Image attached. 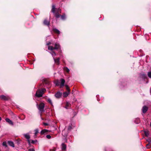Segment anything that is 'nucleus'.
Listing matches in <instances>:
<instances>
[{
    "mask_svg": "<svg viewBox=\"0 0 151 151\" xmlns=\"http://www.w3.org/2000/svg\"><path fill=\"white\" fill-rule=\"evenodd\" d=\"M46 91L45 88H42L37 91L36 93L35 96L38 97H40L42 96L43 94Z\"/></svg>",
    "mask_w": 151,
    "mask_h": 151,
    "instance_id": "1",
    "label": "nucleus"
},
{
    "mask_svg": "<svg viewBox=\"0 0 151 151\" xmlns=\"http://www.w3.org/2000/svg\"><path fill=\"white\" fill-rule=\"evenodd\" d=\"M37 107L41 113H42L45 111L44 110L45 104L43 103H41L39 105L37 104Z\"/></svg>",
    "mask_w": 151,
    "mask_h": 151,
    "instance_id": "2",
    "label": "nucleus"
},
{
    "mask_svg": "<svg viewBox=\"0 0 151 151\" xmlns=\"http://www.w3.org/2000/svg\"><path fill=\"white\" fill-rule=\"evenodd\" d=\"M24 136L26 139H27L28 142H29V144H30V141L29 139L30 137L29 135L28 134H24Z\"/></svg>",
    "mask_w": 151,
    "mask_h": 151,
    "instance_id": "3",
    "label": "nucleus"
},
{
    "mask_svg": "<svg viewBox=\"0 0 151 151\" xmlns=\"http://www.w3.org/2000/svg\"><path fill=\"white\" fill-rule=\"evenodd\" d=\"M148 108L147 106H144L142 109V113L144 114L146 113L148 110Z\"/></svg>",
    "mask_w": 151,
    "mask_h": 151,
    "instance_id": "4",
    "label": "nucleus"
},
{
    "mask_svg": "<svg viewBox=\"0 0 151 151\" xmlns=\"http://www.w3.org/2000/svg\"><path fill=\"white\" fill-rule=\"evenodd\" d=\"M62 93L60 92H58L55 94V96L57 98H60L61 97Z\"/></svg>",
    "mask_w": 151,
    "mask_h": 151,
    "instance_id": "5",
    "label": "nucleus"
},
{
    "mask_svg": "<svg viewBox=\"0 0 151 151\" xmlns=\"http://www.w3.org/2000/svg\"><path fill=\"white\" fill-rule=\"evenodd\" d=\"M60 81H61V84L60 85V86L61 87H62L64 85V83L65 81L64 79L62 78L60 79Z\"/></svg>",
    "mask_w": 151,
    "mask_h": 151,
    "instance_id": "6",
    "label": "nucleus"
},
{
    "mask_svg": "<svg viewBox=\"0 0 151 151\" xmlns=\"http://www.w3.org/2000/svg\"><path fill=\"white\" fill-rule=\"evenodd\" d=\"M5 120L6 122L8 123L9 124L11 125H13V122L9 118H6Z\"/></svg>",
    "mask_w": 151,
    "mask_h": 151,
    "instance_id": "7",
    "label": "nucleus"
},
{
    "mask_svg": "<svg viewBox=\"0 0 151 151\" xmlns=\"http://www.w3.org/2000/svg\"><path fill=\"white\" fill-rule=\"evenodd\" d=\"M43 23L45 25L48 26L50 25V21L45 19L44 20Z\"/></svg>",
    "mask_w": 151,
    "mask_h": 151,
    "instance_id": "8",
    "label": "nucleus"
},
{
    "mask_svg": "<svg viewBox=\"0 0 151 151\" xmlns=\"http://www.w3.org/2000/svg\"><path fill=\"white\" fill-rule=\"evenodd\" d=\"M55 47L54 48L55 50H58V48H59L60 47V45L58 43H55L54 44Z\"/></svg>",
    "mask_w": 151,
    "mask_h": 151,
    "instance_id": "9",
    "label": "nucleus"
},
{
    "mask_svg": "<svg viewBox=\"0 0 151 151\" xmlns=\"http://www.w3.org/2000/svg\"><path fill=\"white\" fill-rule=\"evenodd\" d=\"M54 60L55 61V63L56 64L58 65L60 63V58H58L57 59H55V58H53Z\"/></svg>",
    "mask_w": 151,
    "mask_h": 151,
    "instance_id": "10",
    "label": "nucleus"
},
{
    "mask_svg": "<svg viewBox=\"0 0 151 151\" xmlns=\"http://www.w3.org/2000/svg\"><path fill=\"white\" fill-rule=\"evenodd\" d=\"M8 143L9 146L13 147H14V142H13L12 141H8Z\"/></svg>",
    "mask_w": 151,
    "mask_h": 151,
    "instance_id": "11",
    "label": "nucleus"
},
{
    "mask_svg": "<svg viewBox=\"0 0 151 151\" xmlns=\"http://www.w3.org/2000/svg\"><path fill=\"white\" fill-rule=\"evenodd\" d=\"M53 31L55 33L57 34H59L60 33V31L58 29L56 28L53 29Z\"/></svg>",
    "mask_w": 151,
    "mask_h": 151,
    "instance_id": "12",
    "label": "nucleus"
},
{
    "mask_svg": "<svg viewBox=\"0 0 151 151\" xmlns=\"http://www.w3.org/2000/svg\"><path fill=\"white\" fill-rule=\"evenodd\" d=\"M0 98L3 100H7L8 99V98L6 96L4 95H1L0 96Z\"/></svg>",
    "mask_w": 151,
    "mask_h": 151,
    "instance_id": "13",
    "label": "nucleus"
},
{
    "mask_svg": "<svg viewBox=\"0 0 151 151\" xmlns=\"http://www.w3.org/2000/svg\"><path fill=\"white\" fill-rule=\"evenodd\" d=\"M35 134L34 135V138H36L37 137V134L39 133V130L38 129H36L35 130Z\"/></svg>",
    "mask_w": 151,
    "mask_h": 151,
    "instance_id": "14",
    "label": "nucleus"
},
{
    "mask_svg": "<svg viewBox=\"0 0 151 151\" xmlns=\"http://www.w3.org/2000/svg\"><path fill=\"white\" fill-rule=\"evenodd\" d=\"M48 131L46 129H44L42 130L40 132V134H43L45 133H47L48 132Z\"/></svg>",
    "mask_w": 151,
    "mask_h": 151,
    "instance_id": "15",
    "label": "nucleus"
},
{
    "mask_svg": "<svg viewBox=\"0 0 151 151\" xmlns=\"http://www.w3.org/2000/svg\"><path fill=\"white\" fill-rule=\"evenodd\" d=\"M146 147L147 148H149L151 147V141H148V144H147L146 145Z\"/></svg>",
    "mask_w": 151,
    "mask_h": 151,
    "instance_id": "16",
    "label": "nucleus"
},
{
    "mask_svg": "<svg viewBox=\"0 0 151 151\" xmlns=\"http://www.w3.org/2000/svg\"><path fill=\"white\" fill-rule=\"evenodd\" d=\"M66 145L64 143L62 144V150H65L66 149Z\"/></svg>",
    "mask_w": 151,
    "mask_h": 151,
    "instance_id": "17",
    "label": "nucleus"
},
{
    "mask_svg": "<svg viewBox=\"0 0 151 151\" xmlns=\"http://www.w3.org/2000/svg\"><path fill=\"white\" fill-rule=\"evenodd\" d=\"M70 93H69L68 92H65L63 93V96L64 97H66L68 96L69 94Z\"/></svg>",
    "mask_w": 151,
    "mask_h": 151,
    "instance_id": "18",
    "label": "nucleus"
},
{
    "mask_svg": "<svg viewBox=\"0 0 151 151\" xmlns=\"http://www.w3.org/2000/svg\"><path fill=\"white\" fill-rule=\"evenodd\" d=\"M55 6L54 5H52V8L51 10V12H53V13H55Z\"/></svg>",
    "mask_w": 151,
    "mask_h": 151,
    "instance_id": "19",
    "label": "nucleus"
},
{
    "mask_svg": "<svg viewBox=\"0 0 151 151\" xmlns=\"http://www.w3.org/2000/svg\"><path fill=\"white\" fill-rule=\"evenodd\" d=\"M70 106V104L69 103L67 102L66 104V106L65 107V108L66 109H68V107H69Z\"/></svg>",
    "mask_w": 151,
    "mask_h": 151,
    "instance_id": "20",
    "label": "nucleus"
},
{
    "mask_svg": "<svg viewBox=\"0 0 151 151\" xmlns=\"http://www.w3.org/2000/svg\"><path fill=\"white\" fill-rule=\"evenodd\" d=\"M48 50H55L54 47L52 46H49L48 47Z\"/></svg>",
    "mask_w": 151,
    "mask_h": 151,
    "instance_id": "21",
    "label": "nucleus"
},
{
    "mask_svg": "<svg viewBox=\"0 0 151 151\" xmlns=\"http://www.w3.org/2000/svg\"><path fill=\"white\" fill-rule=\"evenodd\" d=\"M63 69L67 73H69L70 71L69 69L66 67L64 68Z\"/></svg>",
    "mask_w": 151,
    "mask_h": 151,
    "instance_id": "22",
    "label": "nucleus"
},
{
    "mask_svg": "<svg viewBox=\"0 0 151 151\" xmlns=\"http://www.w3.org/2000/svg\"><path fill=\"white\" fill-rule=\"evenodd\" d=\"M47 102L48 103H50L51 105H52V101H51V99H50L48 98V99H47Z\"/></svg>",
    "mask_w": 151,
    "mask_h": 151,
    "instance_id": "23",
    "label": "nucleus"
},
{
    "mask_svg": "<svg viewBox=\"0 0 151 151\" xmlns=\"http://www.w3.org/2000/svg\"><path fill=\"white\" fill-rule=\"evenodd\" d=\"M55 16L56 18H58L60 17V15L59 14V13H57L55 14Z\"/></svg>",
    "mask_w": 151,
    "mask_h": 151,
    "instance_id": "24",
    "label": "nucleus"
},
{
    "mask_svg": "<svg viewBox=\"0 0 151 151\" xmlns=\"http://www.w3.org/2000/svg\"><path fill=\"white\" fill-rule=\"evenodd\" d=\"M65 86L66 87V89L67 90V91L69 93H70V89L69 88V87L67 85H65Z\"/></svg>",
    "mask_w": 151,
    "mask_h": 151,
    "instance_id": "25",
    "label": "nucleus"
},
{
    "mask_svg": "<svg viewBox=\"0 0 151 151\" xmlns=\"http://www.w3.org/2000/svg\"><path fill=\"white\" fill-rule=\"evenodd\" d=\"M50 53L53 57L56 55V53L54 51H52L50 52Z\"/></svg>",
    "mask_w": 151,
    "mask_h": 151,
    "instance_id": "26",
    "label": "nucleus"
},
{
    "mask_svg": "<svg viewBox=\"0 0 151 151\" xmlns=\"http://www.w3.org/2000/svg\"><path fill=\"white\" fill-rule=\"evenodd\" d=\"M61 18L62 20H65V14H64L61 16Z\"/></svg>",
    "mask_w": 151,
    "mask_h": 151,
    "instance_id": "27",
    "label": "nucleus"
},
{
    "mask_svg": "<svg viewBox=\"0 0 151 151\" xmlns=\"http://www.w3.org/2000/svg\"><path fill=\"white\" fill-rule=\"evenodd\" d=\"M148 76L150 78H151V72H149L147 73Z\"/></svg>",
    "mask_w": 151,
    "mask_h": 151,
    "instance_id": "28",
    "label": "nucleus"
},
{
    "mask_svg": "<svg viewBox=\"0 0 151 151\" xmlns=\"http://www.w3.org/2000/svg\"><path fill=\"white\" fill-rule=\"evenodd\" d=\"M2 145L3 146H4L6 147H7V145H6V142H3Z\"/></svg>",
    "mask_w": 151,
    "mask_h": 151,
    "instance_id": "29",
    "label": "nucleus"
},
{
    "mask_svg": "<svg viewBox=\"0 0 151 151\" xmlns=\"http://www.w3.org/2000/svg\"><path fill=\"white\" fill-rule=\"evenodd\" d=\"M37 142V140H32L31 141V143L32 144H35V143L36 142Z\"/></svg>",
    "mask_w": 151,
    "mask_h": 151,
    "instance_id": "30",
    "label": "nucleus"
},
{
    "mask_svg": "<svg viewBox=\"0 0 151 151\" xmlns=\"http://www.w3.org/2000/svg\"><path fill=\"white\" fill-rule=\"evenodd\" d=\"M46 137L47 138L50 139L51 138V136L50 135H47L46 136Z\"/></svg>",
    "mask_w": 151,
    "mask_h": 151,
    "instance_id": "31",
    "label": "nucleus"
},
{
    "mask_svg": "<svg viewBox=\"0 0 151 151\" xmlns=\"http://www.w3.org/2000/svg\"><path fill=\"white\" fill-rule=\"evenodd\" d=\"M28 151H35L34 149L33 148H30L29 149Z\"/></svg>",
    "mask_w": 151,
    "mask_h": 151,
    "instance_id": "32",
    "label": "nucleus"
},
{
    "mask_svg": "<svg viewBox=\"0 0 151 151\" xmlns=\"http://www.w3.org/2000/svg\"><path fill=\"white\" fill-rule=\"evenodd\" d=\"M72 127L71 126H69L68 128V130H70L72 129Z\"/></svg>",
    "mask_w": 151,
    "mask_h": 151,
    "instance_id": "33",
    "label": "nucleus"
},
{
    "mask_svg": "<svg viewBox=\"0 0 151 151\" xmlns=\"http://www.w3.org/2000/svg\"><path fill=\"white\" fill-rule=\"evenodd\" d=\"M43 124L45 126H47L48 125V124L47 123H45V122H43Z\"/></svg>",
    "mask_w": 151,
    "mask_h": 151,
    "instance_id": "34",
    "label": "nucleus"
},
{
    "mask_svg": "<svg viewBox=\"0 0 151 151\" xmlns=\"http://www.w3.org/2000/svg\"><path fill=\"white\" fill-rule=\"evenodd\" d=\"M50 151H55V148H54L53 149L50 150Z\"/></svg>",
    "mask_w": 151,
    "mask_h": 151,
    "instance_id": "35",
    "label": "nucleus"
},
{
    "mask_svg": "<svg viewBox=\"0 0 151 151\" xmlns=\"http://www.w3.org/2000/svg\"><path fill=\"white\" fill-rule=\"evenodd\" d=\"M61 10L60 9H58V13L60 12L61 13Z\"/></svg>",
    "mask_w": 151,
    "mask_h": 151,
    "instance_id": "36",
    "label": "nucleus"
},
{
    "mask_svg": "<svg viewBox=\"0 0 151 151\" xmlns=\"http://www.w3.org/2000/svg\"><path fill=\"white\" fill-rule=\"evenodd\" d=\"M145 135L147 136L148 135V133L147 132H145Z\"/></svg>",
    "mask_w": 151,
    "mask_h": 151,
    "instance_id": "37",
    "label": "nucleus"
},
{
    "mask_svg": "<svg viewBox=\"0 0 151 151\" xmlns=\"http://www.w3.org/2000/svg\"><path fill=\"white\" fill-rule=\"evenodd\" d=\"M142 77H146V75L144 74H143L142 75Z\"/></svg>",
    "mask_w": 151,
    "mask_h": 151,
    "instance_id": "38",
    "label": "nucleus"
},
{
    "mask_svg": "<svg viewBox=\"0 0 151 151\" xmlns=\"http://www.w3.org/2000/svg\"><path fill=\"white\" fill-rule=\"evenodd\" d=\"M56 86H58V82L57 81L55 84Z\"/></svg>",
    "mask_w": 151,
    "mask_h": 151,
    "instance_id": "39",
    "label": "nucleus"
},
{
    "mask_svg": "<svg viewBox=\"0 0 151 151\" xmlns=\"http://www.w3.org/2000/svg\"><path fill=\"white\" fill-rule=\"evenodd\" d=\"M65 132V130L64 129L62 132V134H64V132Z\"/></svg>",
    "mask_w": 151,
    "mask_h": 151,
    "instance_id": "40",
    "label": "nucleus"
},
{
    "mask_svg": "<svg viewBox=\"0 0 151 151\" xmlns=\"http://www.w3.org/2000/svg\"><path fill=\"white\" fill-rule=\"evenodd\" d=\"M50 43H51L50 42H49L47 44V45H49L50 44Z\"/></svg>",
    "mask_w": 151,
    "mask_h": 151,
    "instance_id": "41",
    "label": "nucleus"
},
{
    "mask_svg": "<svg viewBox=\"0 0 151 151\" xmlns=\"http://www.w3.org/2000/svg\"><path fill=\"white\" fill-rule=\"evenodd\" d=\"M1 120V117H0V121Z\"/></svg>",
    "mask_w": 151,
    "mask_h": 151,
    "instance_id": "42",
    "label": "nucleus"
},
{
    "mask_svg": "<svg viewBox=\"0 0 151 151\" xmlns=\"http://www.w3.org/2000/svg\"><path fill=\"white\" fill-rule=\"evenodd\" d=\"M64 136H66L67 135L66 134H64Z\"/></svg>",
    "mask_w": 151,
    "mask_h": 151,
    "instance_id": "43",
    "label": "nucleus"
}]
</instances>
